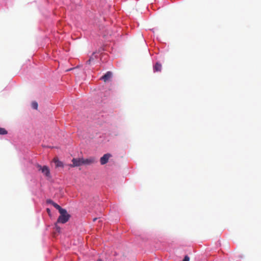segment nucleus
Returning a JSON list of instances; mask_svg holds the SVG:
<instances>
[{
	"label": "nucleus",
	"instance_id": "nucleus-15",
	"mask_svg": "<svg viewBox=\"0 0 261 261\" xmlns=\"http://www.w3.org/2000/svg\"><path fill=\"white\" fill-rule=\"evenodd\" d=\"M46 211H47V213L48 214V215H50V211L49 208H47L46 209Z\"/></svg>",
	"mask_w": 261,
	"mask_h": 261
},
{
	"label": "nucleus",
	"instance_id": "nucleus-14",
	"mask_svg": "<svg viewBox=\"0 0 261 261\" xmlns=\"http://www.w3.org/2000/svg\"><path fill=\"white\" fill-rule=\"evenodd\" d=\"M46 202H47V203H49V204H51L52 205L54 203V202L52 200H51V199L47 200Z\"/></svg>",
	"mask_w": 261,
	"mask_h": 261
},
{
	"label": "nucleus",
	"instance_id": "nucleus-18",
	"mask_svg": "<svg viewBox=\"0 0 261 261\" xmlns=\"http://www.w3.org/2000/svg\"><path fill=\"white\" fill-rule=\"evenodd\" d=\"M97 261H102V260L101 259H98Z\"/></svg>",
	"mask_w": 261,
	"mask_h": 261
},
{
	"label": "nucleus",
	"instance_id": "nucleus-5",
	"mask_svg": "<svg viewBox=\"0 0 261 261\" xmlns=\"http://www.w3.org/2000/svg\"><path fill=\"white\" fill-rule=\"evenodd\" d=\"M96 162V159L93 157H90L88 159L83 158V165H89Z\"/></svg>",
	"mask_w": 261,
	"mask_h": 261
},
{
	"label": "nucleus",
	"instance_id": "nucleus-10",
	"mask_svg": "<svg viewBox=\"0 0 261 261\" xmlns=\"http://www.w3.org/2000/svg\"><path fill=\"white\" fill-rule=\"evenodd\" d=\"M8 134V132L4 128L0 127V135H6Z\"/></svg>",
	"mask_w": 261,
	"mask_h": 261
},
{
	"label": "nucleus",
	"instance_id": "nucleus-17",
	"mask_svg": "<svg viewBox=\"0 0 261 261\" xmlns=\"http://www.w3.org/2000/svg\"><path fill=\"white\" fill-rule=\"evenodd\" d=\"M96 219H97V218H94V219H93V221H95Z\"/></svg>",
	"mask_w": 261,
	"mask_h": 261
},
{
	"label": "nucleus",
	"instance_id": "nucleus-16",
	"mask_svg": "<svg viewBox=\"0 0 261 261\" xmlns=\"http://www.w3.org/2000/svg\"><path fill=\"white\" fill-rule=\"evenodd\" d=\"M56 228H57V230L58 231H60V227H58L57 225H56Z\"/></svg>",
	"mask_w": 261,
	"mask_h": 261
},
{
	"label": "nucleus",
	"instance_id": "nucleus-7",
	"mask_svg": "<svg viewBox=\"0 0 261 261\" xmlns=\"http://www.w3.org/2000/svg\"><path fill=\"white\" fill-rule=\"evenodd\" d=\"M53 161L55 163L56 167H63L64 165L63 162L59 161L57 158H55Z\"/></svg>",
	"mask_w": 261,
	"mask_h": 261
},
{
	"label": "nucleus",
	"instance_id": "nucleus-4",
	"mask_svg": "<svg viewBox=\"0 0 261 261\" xmlns=\"http://www.w3.org/2000/svg\"><path fill=\"white\" fill-rule=\"evenodd\" d=\"M112 72L111 71H108L106 73L100 77V80L103 81L104 82H107L111 81L112 77Z\"/></svg>",
	"mask_w": 261,
	"mask_h": 261
},
{
	"label": "nucleus",
	"instance_id": "nucleus-3",
	"mask_svg": "<svg viewBox=\"0 0 261 261\" xmlns=\"http://www.w3.org/2000/svg\"><path fill=\"white\" fill-rule=\"evenodd\" d=\"M72 162V164L69 165L71 167H78L83 165V158H73Z\"/></svg>",
	"mask_w": 261,
	"mask_h": 261
},
{
	"label": "nucleus",
	"instance_id": "nucleus-2",
	"mask_svg": "<svg viewBox=\"0 0 261 261\" xmlns=\"http://www.w3.org/2000/svg\"><path fill=\"white\" fill-rule=\"evenodd\" d=\"M38 170L47 178H51V175L49 168L47 166H42L39 164L36 165Z\"/></svg>",
	"mask_w": 261,
	"mask_h": 261
},
{
	"label": "nucleus",
	"instance_id": "nucleus-9",
	"mask_svg": "<svg viewBox=\"0 0 261 261\" xmlns=\"http://www.w3.org/2000/svg\"><path fill=\"white\" fill-rule=\"evenodd\" d=\"M53 205L57 210H59V212H60L61 211L63 210L64 208H62L59 205H58L57 203L54 202L53 204Z\"/></svg>",
	"mask_w": 261,
	"mask_h": 261
},
{
	"label": "nucleus",
	"instance_id": "nucleus-1",
	"mask_svg": "<svg viewBox=\"0 0 261 261\" xmlns=\"http://www.w3.org/2000/svg\"><path fill=\"white\" fill-rule=\"evenodd\" d=\"M60 215L58 218L57 222L62 224L66 223L70 219V215L67 213V211L65 209L59 212Z\"/></svg>",
	"mask_w": 261,
	"mask_h": 261
},
{
	"label": "nucleus",
	"instance_id": "nucleus-6",
	"mask_svg": "<svg viewBox=\"0 0 261 261\" xmlns=\"http://www.w3.org/2000/svg\"><path fill=\"white\" fill-rule=\"evenodd\" d=\"M111 156V155L109 153L104 154L100 159V164L102 165L106 164Z\"/></svg>",
	"mask_w": 261,
	"mask_h": 261
},
{
	"label": "nucleus",
	"instance_id": "nucleus-13",
	"mask_svg": "<svg viewBox=\"0 0 261 261\" xmlns=\"http://www.w3.org/2000/svg\"><path fill=\"white\" fill-rule=\"evenodd\" d=\"M189 260H190V258L188 255H186L185 256L184 259L182 260V261H189Z\"/></svg>",
	"mask_w": 261,
	"mask_h": 261
},
{
	"label": "nucleus",
	"instance_id": "nucleus-11",
	"mask_svg": "<svg viewBox=\"0 0 261 261\" xmlns=\"http://www.w3.org/2000/svg\"><path fill=\"white\" fill-rule=\"evenodd\" d=\"M32 107L34 109L37 110L38 109V103L36 101H33L32 103Z\"/></svg>",
	"mask_w": 261,
	"mask_h": 261
},
{
	"label": "nucleus",
	"instance_id": "nucleus-12",
	"mask_svg": "<svg viewBox=\"0 0 261 261\" xmlns=\"http://www.w3.org/2000/svg\"><path fill=\"white\" fill-rule=\"evenodd\" d=\"M94 59L93 57H91L90 59L87 61V64H90L91 62L93 61H94Z\"/></svg>",
	"mask_w": 261,
	"mask_h": 261
},
{
	"label": "nucleus",
	"instance_id": "nucleus-8",
	"mask_svg": "<svg viewBox=\"0 0 261 261\" xmlns=\"http://www.w3.org/2000/svg\"><path fill=\"white\" fill-rule=\"evenodd\" d=\"M162 65L161 63L159 62H156L155 64L153 66V71L154 72H160L162 70Z\"/></svg>",
	"mask_w": 261,
	"mask_h": 261
}]
</instances>
